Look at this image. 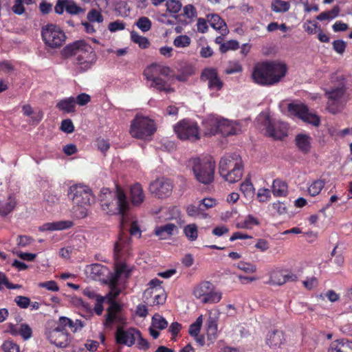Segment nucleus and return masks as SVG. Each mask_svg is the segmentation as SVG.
Wrapping results in <instances>:
<instances>
[{"label": "nucleus", "instance_id": "61", "mask_svg": "<svg viewBox=\"0 0 352 352\" xmlns=\"http://www.w3.org/2000/svg\"><path fill=\"white\" fill-rule=\"evenodd\" d=\"M237 266L239 269L246 273H253L256 271V266L249 263L239 262Z\"/></svg>", "mask_w": 352, "mask_h": 352}, {"label": "nucleus", "instance_id": "16", "mask_svg": "<svg viewBox=\"0 0 352 352\" xmlns=\"http://www.w3.org/2000/svg\"><path fill=\"white\" fill-rule=\"evenodd\" d=\"M268 62L269 76L270 85L279 82L286 75L287 65L280 61L273 60Z\"/></svg>", "mask_w": 352, "mask_h": 352}, {"label": "nucleus", "instance_id": "33", "mask_svg": "<svg viewBox=\"0 0 352 352\" xmlns=\"http://www.w3.org/2000/svg\"><path fill=\"white\" fill-rule=\"evenodd\" d=\"M176 226L173 223H166V225L158 226L155 230V234L160 239H166L173 235Z\"/></svg>", "mask_w": 352, "mask_h": 352}, {"label": "nucleus", "instance_id": "50", "mask_svg": "<svg viewBox=\"0 0 352 352\" xmlns=\"http://www.w3.org/2000/svg\"><path fill=\"white\" fill-rule=\"evenodd\" d=\"M136 26L142 32H146L151 28V21L146 16L139 18L135 22Z\"/></svg>", "mask_w": 352, "mask_h": 352}, {"label": "nucleus", "instance_id": "6", "mask_svg": "<svg viewBox=\"0 0 352 352\" xmlns=\"http://www.w3.org/2000/svg\"><path fill=\"white\" fill-rule=\"evenodd\" d=\"M170 69L160 64H152L144 71L148 86L160 92L170 94L175 91L173 85L174 78L170 77Z\"/></svg>", "mask_w": 352, "mask_h": 352}, {"label": "nucleus", "instance_id": "41", "mask_svg": "<svg viewBox=\"0 0 352 352\" xmlns=\"http://www.w3.org/2000/svg\"><path fill=\"white\" fill-rule=\"evenodd\" d=\"M240 190L246 197H252L254 195V188L250 179H245L241 184Z\"/></svg>", "mask_w": 352, "mask_h": 352}, {"label": "nucleus", "instance_id": "13", "mask_svg": "<svg viewBox=\"0 0 352 352\" xmlns=\"http://www.w3.org/2000/svg\"><path fill=\"white\" fill-rule=\"evenodd\" d=\"M173 188V184L170 179L161 177L150 183L148 190L155 197L164 198L171 194Z\"/></svg>", "mask_w": 352, "mask_h": 352}, {"label": "nucleus", "instance_id": "51", "mask_svg": "<svg viewBox=\"0 0 352 352\" xmlns=\"http://www.w3.org/2000/svg\"><path fill=\"white\" fill-rule=\"evenodd\" d=\"M303 267L300 266L295 270L294 272L285 271V283L288 281H296L302 274Z\"/></svg>", "mask_w": 352, "mask_h": 352}, {"label": "nucleus", "instance_id": "17", "mask_svg": "<svg viewBox=\"0 0 352 352\" xmlns=\"http://www.w3.org/2000/svg\"><path fill=\"white\" fill-rule=\"evenodd\" d=\"M268 62L263 61L255 65L252 74L254 82L260 85L270 86V80L268 78Z\"/></svg>", "mask_w": 352, "mask_h": 352}, {"label": "nucleus", "instance_id": "4", "mask_svg": "<svg viewBox=\"0 0 352 352\" xmlns=\"http://www.w3.org/2000/svg\"><path fill=\"white\" fill-rule=\"evenodd\" d=\"M67 195L73 204L71 210L73 217L76 219L86 217L89 207L95 201L91 188L85 185L74 184L69 188Z\"/></svg>", "mask_w": 352, "mask_h": 352}, {"label": "nucleus", "instance_id": "55", "mask_svg": "<svg viewBox=\"0 0 352 352\" xmlns=\"http://www.w3.org/2000/svg\"><path fill=\"white\" fill-rule=\"evenodd\" d=\"M87 18L91 23H102L104 20L101 13L96 9L91 10L87 13Z\"/></svg>", "mask_w": 352, "mask_h": 352}, {"label": "nucleus", "instance_id": "62", "mask_svg": "<svg viewBox=\"0 0 352 352\" xmlns=\"http://www.w3.org/2000/svg\"><path fill=\"white\" fill-rule=\"evenodd\" d=\"M156 19L161 23L165 25H173L175 23L173 19H170L166 13H157Z\"/></svg>", "mask_w": 352, "mask_h": 352}, {"label": "nucleus", "instance_id": "43", "mask_svg": "<svg viewBox=\"0 0 352 352\" xmlns=\"http://www.w3.org/2000/svg\"><path fill=\"white\" fill-rule=\"evenodd\" d=\"M85 10L77 5L73 0H67L66 12L72 15L84 13Z\"/></svg>", "mask_w": 352, "mask_h": 352}, {"label": "nucleus", "instance_id": "26", "mask_svg": "<svg viewBox=\"0 0 352 352\" xmlns=\"http://www.w3.org/2000/svg\"><path fill=\"white\" fill-rule=\"evenodd\" d=\"M285 341L283 333L279 330L270 331L266 336V343L271 348L280 346Z\"/></svg>", "mask_w": 352, "mask_h": 352}, {"label": "nucleus", "instance_id": "11", "mask_svg": "<svg viewBox=\"0 0 352 352\" xmlns=\"http://www.w3.org/2000/svg\"><path fill=\"white\" fill-rule=\"evenodd\" d=\"M178 138L182 140L196 141L199 139V127L197 122L189 119H184L174 126Z\"/></svg>", "mask_w": 352, "mask_h": 352}, {"label": "nucleus", "instance_id": "9", "mask_svg": "<svg viewBox=\"0 0 352 352\" xmlns=\"http://www.w3.org/2000/svg\"><path fill=\"white\" fill-rule=\"evenodd\" d=\"M193 296L204 304H215L222 298V293L216 290L212 283L202 281L197 285L192 291Z\"/></svg>", "mask_w": 352, "mask_h": 352}, {"label": "nucleus", "instance_id": "53", "mask_svg": "<svg viewBox=\"0 0 352 352\" xmlns=\"http://www.w3.org/2000/svg\"><path fill=\"white\" fill-rule=\"evenodd\" d=\"M173 44L177 47H186L190 44V38L187 35L177 36L173 41Z\"/></svg>", "mask_w": 352, "mask_h": 352}, {"label": "nucleus", "instance_id": "57", "mask_svg": "<svg viewBox=\"0 0 352 352\" xmlns=\"http://www.w3.org/2000/svg\"><path fill=\"white\" fill-rule=\"evenodd\" d=\"M271 197V192L268 188H259L257 192V198L260 202H267Z\"/></svg>", "mask_w": 352, "mask_h": 352}, {"label": "nucleus", "instance_id": "27", "mask_svg": "<svg viewBox=\"0 0 352 352\" xmlns=\"http://www.w3.org/2000/svg\"><path fill=\"white\" fill-rule=\"evenodd\" d=\"M130 197L134 206H140L145 199V195L141 184L136 183L130 188Z\"/></svg>", "mask_w": 352, "mask_h": 352}, {"label": "nucleus", "instance_id": "25", "mask_svg": "<svg viewBox=\"0 0 352 352\" xmlns=\"http://www.w3.org/2000/svg\"><path fill=\"white\" fill-rule=\"evenodd\" d=\"M73 225V222L69 220L50 222L41 226L39 228V230L42 232L63 230L72 228Z\"/></svg>", "mask_w": 352, "mask_h": 352}, {"label": "nucleus", "instance_id": "52", "mask_svg": "<svg viewBox=\"0 0 352 352\" xmlns=\"http://www.w3.org/2000/svg\"><path fill=\"white\" fill-rule=\"evenodd\" d=\"M183 14L190 21H192L197 17V12L193 5L188 4L183 8Z\"/></svg>", "mask_w": 352, "mask_h": 352}, {"label": "nucleus", "instance_id": "56", "mask_svg": "<svg viewBox=\"0 0 352 352\" xmlns=\"http://www.w3.org/2000/svg\"><path fill=\"white\" fill-rule=\"evenodd\" d=\"M4 352H20L19 346L12 340H6L2 344Z\"/></svg>", "mask_w": 352, "mask_h": 352}, {"label": "nucleus", "instance_id": "42", "mask_svg": "<svg viewBox=\"0 0 352 352\" xmlns=\"http://www.w3.org/2000/svg\"><path fill=\"white\" fill-rule=\"evenodd\" d=\"M184 232L188 240L195 241L198 237L197 226L195 223L186 226L184 228Z\"/></svg>", "mask_w": 352, "mask_h": 352}, {"label": "nucleus", "instance_id": "3", "mask_svg": "<svg viewBox=\"0 0 352 352\" xmlns=\"http://www.w3.org/2000/svg\"><path fill=\"white\" fill-rule=\"evenodd\" d=\"M331 82L333 85L325 89V96L327 98V109L333 114L342 111L349 99L346 89L345 78L342 74L336 73L332 75Z\"/></svg>", "mask_w": 352, "mask_h": 352}, {"label": "nucleus", "instance_id": "39", "mask_svg": "<svg viewBox=\"0 0 352 352\" xmlns=\"http://www.w3.org/2000/svg\"><path fill=\"white\" fill-rule=\"evenodd\" d=\"M166 10L174 18H177L178 12L181 10L182 3L179 0H168L166 3Z\"/></svg>", "mask_w": 352, "mask_h": 352}, {"label": "nucleus", "instance_id": "21", "mask_svg": "<svg viewBox=\"0 0 352 352\" xmlns=\"http://www.w3.org/2000/svg\"><path fill=\"white\" fill-rule=\"evenodd\" d=\"M201 78L208 81V87L210 90L219 91L223 87V82L219 78L216 69L206 68L202 74Z\"/></svg>", "mask_w": 352, "mask_h": 352}, {"label": "nucleus", "instance_id": "24", "mask_svg": "<svg viewBox=\"0 0 352 352\" xmlns=\"http://www.w3.org/2000/svg\"><path fill=\"white\" fill-rule=\"evenodd\" d=\"M219 124V133L224 136L235 135L241 131V128L236 122L220 118Z\"/></svg>", "mask_w": 352, "mask_h": 352}, {"label": "nucleus", "instance_id": "18", "mask_svg": "<svg viewBox=\"0 0 352 352\" xmlns=\"http://www.w3.org/2000/svg\"><path fill=\"white\" fill-rule=\"evenodd\" d=\"M139 337V331L134 328L124 329L118 328L116 333V342L120 344L131 346Z\"/></svg>", "mask_w": 352, "mask_h": 352}, {"label": "nucleus", "instance_id": "64", "mask_svg": "<svg viewBox=\"0 0 352 352\" xmlns=\"http://www.w3.org/2000/svg\"><path fill=\"white\" fill-rule=\"evenodd\" d=\"M60 129L63 131L70 133L74 131V126L72 122L67 119L62 121Z\"/></svg>", "mask_w": 352, "mask_h": 352}, {"label": "nucleus", "instance_id": "58", "mask_svg": "<svg viewBox=\"0 0 352 352\" xmlns=\"http://www.w3.org/2000/svg\"><path fill=\"white\" fill-rule=\"evenodd\" d=\"M39 287L45 288L48 291L58 292L59 291V287L54 280H49L38 283Z\"/></svg>", "mask_w": 352, "mask_h": 352}, {"label": "nucleus", "instance_id": "36", "mask_svg": "<svg viewBox=\"0 0 352 352\" xmlns=\"http://www.w3.org/2000/svg\"><path fill=\"white\" fill-rule=\"evenodd\" d=\"M325 185V181L323 179H316L312 181L307 187L309 195L315 197L321 192Z\"/></svg>", "mask_w": 352, "mask_h": 352}, {"label": "nucleus", "instance_id": "23", "mask_svg": "<svg viewBox=\"0 0 352 352\" xmlns=\"http://www.w3.org/2000/svg\"><path fill=\"white\" fill-rule=\"evenodd\" d=\"M219 119L217 116H208L202 122L204 135L210 136L219 133Z\"/></svg>", "mask_w": 352, "mask_h": 352}, {"label": "nucleus", "instance_id": "44", "mask_svg": "<svg viewBox=\"0 0 352 352\" xmlns=\"http://www.w3.org/2000/svg\"><path fill=\"white\" fill-rule=\"evenodd\" d=\"M340 12L338 6H335L332 10L327 12H323L317 16L316 19L318 21L332 20L337 17Z\"/></svg>", "mask_w": 352, "mask_h": 352}, {"label": "nucleus", "instance_id": "32", "mask_svg": "<svg viewBox=\"0 0 352 352\" xmlns=\"http://www.w3.org/2000/svg\"><path fill=\"white\" fill-rule=\"evenodd\" d=\"M296 144L298 149L303 152L307 153L311 147V137L307 134L300 133L296 136Z\"/></svg>", "mask_w": 352, "mask_h": 352}, {"label": "nucleus", "instance_id": "38", "mask_svg": "<svg viewBox=\"0 0 352 352\" xmlns=\"http://www.w3.org/2000/svg\"><path fill=\"white\" fill-rule=\"evenodd\" d=\"M104 267L102 265L98 263H94L89 265H87L85 269V272L87 274H89V276L93 279H97L100 277V276L103 274Z\"/></svg>", "mask_w": 352, "mask_h": 352}, {"label": "nucleus", "instance_id": "7", "mask_svg": "<svg viewBox=\"0 0 352 352\" xmlns=\"http://www.w3.org/2000/svg\"><path fill=\"white\" fill-rule=\"evenodd\" d=\"M188 166L199 182L209 184L213 181L215 165L211 160L193 157L189 160Z\"/></svg>", "mask_w": 352, "mask_h": 352}, {"label": "nucleus", "instance_id": "5", "mask_svg": "<svg viewBox=\"0 0 352 352\" xmlns=\"http://www.w3.org/2000/svg\"><path fill=\"white\" fill-rule=\"evenodd\" d=\"M63 52L67 56H75L76 65L80 72L91 69L97 60V56L92 47L83 41H77L67 45Z\"/></svg>", "mask_w": 352, "mask_h": 352}, {"label": "nucleus", "instance_id": "48", "mask_svg": "<svg viewBox=\"0 0 352 352\" xmlns=\"http://www.w3.org/2000/svg\"><path fill=\"white\" fill-rule=\"evenodd\" d=\"M200 206V205L196 206L193 204L188 206L186 208L187 214L192 217H206V214L203 212V209Z\"/></svg>", "mask_w": 352, "mask_h": 352}, {"label": "nucleus", "instance_id": "49", "mask_svg": "<svg viewBox=\"0 0 352 352\" xmlns=\"http://www.w3.org/2000/svg\"><path fill=\"white\" fill-rule=\"evenodd\" d=\"M168 326V322L160 314H155L152 318V327L157 329H164Z\"/></svg>", "mask_w": 352, "mask_h": 352}, {"label": "nucleus", "instance_id": "54", "mask_svg": "<svg viewBox=\"0 0 352 352\" xmlns=\"http://www.w3.org/2000/svg\"><path fill=\"white\" fill-rule=\"evenodd\" d=\"M239 47V42L235 40H230L221 43L219 50L222 53H226L229 50H235Z\"/></svg>", "mask_w": 352, "mask_h": 352}, {"label": "nucleus", "instance_id": "31", "mask_svg": "<svg viewBox=\"0 0 352 352\" xmlns=\"http://www.w3.org/2000/svg\"><path fill=\"white\" fill-rule=\"evenodd\" d=\"M220 175L228 183H235L241 179L243 175V165L240 167H236L228 170L226 173L220 174Z\"/></svg>", "mask_w": 352, "mask_h": 352}, {"label": "nucleus", "instance_id": "40", "mask_svg": "<svg viewBox=\"0 0 352 352\" xmlns=\"http://www.w3.org/2000/svg\"><path fill=\"white\" fill-rule=\"evenodd\" d=\"M12 335H20L24 340H28L32 337V329L26 324H22L19 328L11 331Z\"/></svg>", "mask_w": 352, "mask_h": 352}, {"label": "nucleus", "instance_id": "45", "mask_svg": "<svg viewBox=\"0 0 352 352\" xmlns=\"http://www.w3.org/2000/svg\"><path fill=\"white\" fill-rule=\"evenodd\" d=\"M131 39L135 43L138 44L141 48L145 49L149 45V41L146 37L140 35L134 31L131 32Z\"/></svg>", "mask_w": 352, "mask_h": 352}, {"label": "nucleus", "instance_id": "14", "mask_svg": "<svg viewBox=\"0 0 352 352\" xmlns=\"http://www.w3.org/2000/svg\"><path fill=\"white\" fill-rule=\"evenodd\" d=\"M130 238L127 234L122 232L118 237V241L115 243L114 246V256L116 260V263L115 265V271L116 270V266L120 264H124L129 270V273L131 272V270L129 266L125 263L121 261H119L120 259L124 258L125 256L130 254Z\"/></svg>", "mask_w": 352, "mask_h": 352}, {"label": "nucleus", "instance_id": "63", "mask_svg": "<svg viewBox=\"0 0 352 352\" xmlns=\"http://www.w3.org/2000/svg\"><path fill=\"white\" fill-rule=\"evenodd\" d=\"M43 117V112L36 109H35L34 112L30 116V122L32 124H38Z\"/></svg>", "mask_w": 352, "mask_h": 352}, {"label": "nucleus", "instance_id": "34", "mask_svg": "<svg viewBox=\"0 0 352 352\" xmlns=\"http://www.w3.org/2000/svg\"><path fill=\"white\" fill-rule=\"evenodd\" d=\"M208 19L212 28L220 30L222 34L226 32L227 28L226 23L218 14H209L208 15Z\"/></svg>", "mask_w": 352, "mask_h": 352}, {"label": "nucleus", "instance_id": "47", "mask_svg": "<svg viewBox=\"0 0 352 352\" xmlns=\"http://www.w3.org/2000/svg\"><path fill=\"white\" fill-rule=\"evenodd\" d=\"M285 271H274L270 276L272 285H282L285 283Z\"/></svg>", "mask_w": 352, "mask_h": 352}, {"label": "nucleus", "instance_id": "37", "mask_svg": "<svg viewBox=\"0 0 352 352\" xmlns=\"http://www.w3.org/2000/svg\"><path fill=\"white\" fill-rule=\"evenodd\" d=\"M259 224L258 220L252 214H248L243 221H239L236 227L239 229H251L254 226Z\"/></svg>", "mask_w": 352, "mask_h": 352}, {"label": "nucleus", "instance_id": "60", "mask_svg": "<svg viewBox=\"0 0 352 352\" xmlns=\"http://www.w3.org/2000/svg\"><path fill=\"white\" fill-rule=\"evenodd\" d=\"M318 281L314 276L307 277L302 281L303 286L308 290H311L318 286Z\"/></svg>", "mask_w": 352, "mask_h": 352}, {"label": "nucleus", "instance_id": "10", "mask_svg": "<svg viewBox=\"0 0 352 352\" xmlns=\"http://www.w3.org/2000/svg\"><path fill=\"white\" fill-rule=\"evenodd\" d=\"M41 36L45 44L51 48L62 46L66 39V36L61 28L54 24L43 27Z\"/></svg>", "mask_w": 352, "mask_h": 352}, {"label": "nucleus", "instance_id": "29", "mask_svg": "<svg viewBox=\"0 0 352 352\" xmlns=\"http://www.w3.org/2000/svg\"><path fill=\"white\" fill-rule=\"evenodd\" d=\"M16 205V200L14 195H9L0 201V214L6 217L13 211Z\"/></svg>", "mask_w": 352, "mask_h": 352}, {"label": "nucleus", "instance_id": "30", "mask_svg": "<svg viewBox=\"0 0 352 352\" xmlns=\"http://www.w3.org/2000/svg\"><path fill=\"white\" fill-rule=\"evenodd\" d=\"M272 191L275 197H286L288 193L287 184L280 179H276L273 181Z\"/></svg>", "mask_w": 352, "mask_h": 352}, {"label": "nucleus", "instance_id": "20", "mask_svg": "<svg viewBox=\"0 0 352 352\" xmlns=\"http://www.w3.org/2000/svg\"><path fill=\"white\" fill-rule=\"evenodd\" d=\"M48 339L52 344L59 348H65L69 343L68 333L59 327L50 332Z\"/></svg>", "mask_w": 352, "mask_h": 352}, {"label": "nucleus", "instance_id": "15", "mask_svg": "<svg viewBox=\"0 0 352 352\" xmlns=\"http://www.w3.org/2000/svg\"><path fill=\"white\" fill-rule=\"evenodd\" d=\"M266 133L274 139H282L285 137L288 131V125L278 120H271L269 117L265 120Z\"/></svg>", "mask_w": 352, "mask_h": 352}, {"label": "nucleus", "instance_id": "35", "mask_svg": "<svg viewBox=\"0 0 352 352\" xmlns=\"http://www.w3.org/2000/svg\"><path fill=\"white\" fill-rule=\"evenodd\" d=\"M76 100L74 97H69L59 101L56 107L65 113H71L75 111Z\"/></svg>", "mask_w": 352, "mask_h": 352}, {"label": "nucleus", "instance_id": "2", "mask_svg": "<svg viewBox=\"0 0 352 352\" xmlns=\"http://www.w3.org/2000/svg\"><path fill=\"white\" fill-rule=\"evenodd\" d=\"M99 199L104 212L110 215H120V226L123 229L127 221V212L130 208L124 190L120 186H116L113 190L102 188Z\"/></svg>", "mask_w": 352, "mask_h": 352}, {"label": "nucleus", "instance_id": "12", "mask_svg": "<svg viewBox=\"0 0 352 352\" xmlns=\"http://www.w3.org/2000/svg\"><path fill=\"white\" fill-rule=\"evenodd\" d=\"M287 109L290 115L297 116L304 122L314 126H318L320 124L319 117L309 112L307 106L303 104L290 103L288 104Z\"/></svg>", "mask_w": 352, "mask_h": 352}, {"label": "nucleus", "instance_id": "8", "mask_svg": "<svg viewBox=\"0 0 352 352\" xmlns=\"http://www.w3.org/2000/svg\"><path fill=\"white\" fill-rule=\"evenodd\" d=\"M155 131V122L147 116L137 114L131 121L130 134L133 138L147 140L154 134Z\"/></svg>", "mask_w": 352, "mask_h": 352}, {"label": "nucleus", "instance_id": "46", "mask_svg": "<svg viewBox=\"0 0 352 352\" xmlns=\"http://www.w3.org/2000/svg\"><path fill=\"white\" fill-rule=\"evenodd\" d=\"M289 8V3L285 1L274 0L272 3V9L275 12H285Z\"/></svg>", "mask_w": 352, "mask_h": 352}, {"label": "nucleus", "instance_id": "59", "mask_svg": "<svg viewBox=\"0 0 352 352\" xmlns=\"http://www.w3.org/2000/svg\"><path fill=\"white\" fill-rule=\"evenodd\" d=\"M15 303L22 309L28 308L30 305V299L28 297L17 296L14 298Z\"/></svg>", "mask_w": 352, "mask_h": 352}, {"label": "nucleus", "instance_id": "19", "mask_svg": "<svg viewBox=\"0 0 352 352\" xmlns=\"http://www.w3.org/2000/svg\"><path fill=\"white\" fill-rule=\"evenodd\" d=\"M243 165L241 157L236 153L225 155L219 162V174L228 175V170Z\"/></svg>", "mask_w": 352, "mask_h": 352}, {"label": "nucleus", "instance_id": "1", "mask_svg": "<svg viewBox=\"0 0 352 352\" xmlns=\"http://www.w3.org/2000/svg\"><path fill=\"white\" fill-rule=\"evenodd\" d=\"M129 276V270L124 264H120L116 266V272L111 274L109 277L110 291L105 297L100 296L97 298V303L95 305L94 311L97 315H101L103 311L102 302L106 300L110 303L107 309L104 325L107 328H111L112 326L120 321L118 315L120 305L114 301L123 289L126 280Z\"/></svg>", "mask_w": 352, "mask_h": 352}, {"label": "nucleus", "instance_id": "22", "mask_svg": "<svg viewBox=\"0 0 352 352\" xmlns=\"http://www.w3.org/2000/svg\"><path fill=\"white\" fill-rule=\"evenodd\" d=\"M219 311L217 309L211 310L207 321V336L208 340L212 342L217 336V321Z\"/></svg>", "mask_w": 352, "mask_h": 352}, {"label": "nucleus", "instance_id": "28", "mask_svg": "<svg viewBox=\"0 0 352 352\" xmlns=\"http://www.w3.org/2000/svg\"><path fill=\"white\" fill-rule=\"evenodd\" d=\"M328 352H352V342L345 339L333 341L330 344Z\"/></svg>", "mask_w": 352, "mask_h": 352}]
</instances>
